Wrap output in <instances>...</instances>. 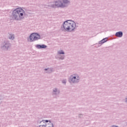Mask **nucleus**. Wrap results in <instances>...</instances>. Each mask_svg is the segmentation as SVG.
<instances>
[{"label":"nucleus","mask_w":127,"mask_h":127,"mask_svg":"<svg viewBox=\"0 0 127 127\" xmlns=\"http://www.w3.org/2000/svg\"><path fill=\"white\" fill-rule=\"evenodd\" d=\"M44 122H45V123H49L48 120H45Z\"/></svg>","instance_id":"obj_14"},{"label":"nucleus","mask_w":127,"mask_h":127,"mask_svg":"<svg viewBox=\"0 0 127 127\" xmlns=\"http://www.w3.org/2000/svg\"><path fill=\"white\" fill-rule=\"evenodd\" d=\"M29 38L30 41L32 42L33 41L38 40V39H40V35L36 33H34L30 35Z\"/></svg>","instance_id":"obj_4"},{"label":"nucleus","mask_w":127,"mask_h":127,"mask_svg":"<svg viewBox=\"0 0 127 127\" xmlns=\"http://www.w3.org/2000/svg\"><path fill=\"white\" fill-rule=\"evenodd\" d=\"M45 70H47V69H45Z\"/></svg>","instance_id":"obj_18"},{"label":"nucleus","mask_w":127,"mask_h":127,"mask_svg":"<svg viewBox=\"0 0 127 127\" xmlns=\"http://www.w3.org/2000/svg\"><path fill=\"white\" fill-rule=\"evenodd\" d=\"M101 41H102V43H105V42H106L107 41V39H104Z\"/></svg>","instance_id":"obj_11"},{"label":"nucleus","mask_w":127,"mask_h":127,"mask_svg":"<svg viewBox=\"0 0 127 127\" xmlns=\"http://www.w3.org/2000/svg\"><path fill=\"white\" fill-rule=\"evenodd\" d=\"M40 127H46L45 125H40Z\"/></svg>","instance_id":"obj_12"},{"label":"nucleus","mask_w":127,"mask_h":127,"mask_svg":"<svg viewBox=\"0 0 127 127\" xmlns=\"http://www.w3.org/2000/svg\"><path fill=\"white\" fill-rule=\"evenodd\" d=\"M9 39H14V37L12 35H10Z\"/></svg>","instance_id":"obj_9"},{"label":"nucleus","mask_w":127,"mask_h":127,"mask_svg":"<svg viewBox=\"0 0 127 127\" xmlns=\"http://www.w3.org/2000/svg\"><path fill=\"white\" fill-rule=\"evenodd\" d=\"M54 92H57V89H56L55 90H54Z\"/></svg>","instance_id":"obj_15"},{"label":"nucleus","mask_w":127,"mask_h":127,"mask_svg":"<svg viewBox=\"0 0 127 127\" xmlns=\"http://www.w3.org/2000/svg\"><path fill=\"white\" fill-rule=\"evenodd\" d=\"M53 6V7H54V6Z\"/></svg>","instance_id":"obj_16"},{"label":"nucleus","mask_w":127,"mask_h":127,"mask_svg":"<svg viewBox=\"0 0 127 127\" xmlns=\"http://www.w3.org/2000/svg\"><path fill=\"white\" fill-rule=\"evenodd\" d=\"M37 48H38V49H41L42 48H46V47H47V46L45 45H37L36 46Z\"/></svg>","instance_id":"obj_6"},{"label":"nucleus","mask_w":127,"mask_h":127,"mask_svg":"<svg viewBox=\"0 0 127 127\" xmlns=\"http://www.w3.org/2000/svg\"><path fill=\"white\" fill-rule=\"evenodd\" d=\"M69 1L68 0H59L56 2L55 6L58 7H64L66 3H68Z\"/></svg>","instance_id":"obj_3"},{"label":"nucleus","mask_w":127,"mask_h":127,"mask_svg":"<svg viewBox=\"0 0 127 127\" xmlns=\"http://www.w3.org/2000/svg\"><path fill=\"white\" fill-rule=\"evenodd\" d=\"M25 11L21 8H17L13 11V18L16 20H19L23 17Z\"/></svg>","instance_id":"obj_1"},{"label":"nucleus","mask_w":127,"mask_h":127,"mask_svg":"<svg viewBox=\"0 0 127 127\" xmlns=\"http://www.w3.org/2000/svg\"><path fill=\"white\" fill-rule=\"evenodd\" d=\"M79 75L75 74L70 76L69 81L72 83H76L78 82V80H79Z\"/></svg>","instance_id":"obj_5"},{"label":"nucleus","mask_w":127,"mask_h":127,"mask_svg":"<svg viewBox=\"0 0 127 127\" xmlns=\"http://www.w3.org/2000/svg\"><path fill=\"white\" fill-rule=\"evenodd\" d=\"M59 54H64V52L63 51H60L58 52Z\"/></svg>","instance_id":"obj_10"},{"label":"nucleus","mask_w":127,"mask_h":127,"mask_svg":"<svg viewBox=\"0 0 127 127\" xmlns=\"http://www.w3.org/2000/svg\"><path fill=\"white\" fill-rule=\"evenodd\" d=\"M116 36L117 37H122V36H123V32H117L116 34Z\"/></svg>","instance_id":"obj_8"},{"label":"nucleus","mask_w":127,"mask_h":127,"mask_svg":"<svg viewBox=\"0 0 127 127\" xmlns=\"http://www.w3.org/2000/svg\"><path fill=\"white\" fill-rule=\"evenodd\" d=\"M62 59H64V58H63Z\"/></svg>","instance_id":"obj_17"},{"label":"nucleus","mask_w":127,"mask_h":127,"mask_svg":"<svg viewBox=\"0 0 127 127\" xmlns=\"http://www.w3.org/2000/svg\"><path fill=\"white\" fill-rule=\"evenodd\" d=\"M63 83H64V84H66V80L63 81Z\"/></svg>","instance_id":"obj_13"},{"label":"nucleus","mask_w":127,"mask_h":127,"mask_svg":"<svg viewBox=\"0 0 127 127\" xmlns=\"http://www.w3.org/2000/svg\"><path fill=\"white\" fill-rule=\"evenodd\" d=\"M45 126L46 127H53V124L50 121L49 122V123H46Z\"/></svg>","instance_id":"obj_7"},{"label":"nucleus","mask_w":127,"mask_h":127,"mask_svg":"<svg viewBox=\"0 0 127 127\" xmlns=\"http://www.w3.org/2000/svg\"><path fill=\"white\" fill-rule=\"evenodd\" d=\"M63 28L66 31H73L76 28V23L73 21H66L63 24Z\"/></svg>","instance_id":"obj_2"}]
</instances>
